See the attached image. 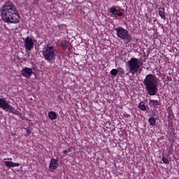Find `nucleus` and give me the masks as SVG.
Instances as JSON below:
<instances>
[{"label":"nucleus","mask_w":179,"mask_h":179,"mask_svg":"<svg viewBox=\"0 0 179 179\" xmlns=\"http://www.w3.org/2000/svg\"><path fill=\"white\" fill-rule=\"evenodd\" d=\"M1 17L2 20L8 24H17L20 21V15L16 10L15 5L8 1L0 8Z\"/></svg>","instance_id":"nucleus-1"},{"label":"nucleus","mask_w":179,"mask_h":179,"mask_svg":"<svg viewBox=\"0 0 179 179\" xmlns=\"http://www.w3.org/2000/svg\"><path fill=\"white\" fill-rule=\"evenodd\" d=\"M159 83V79L155 75L148 74L146 76L143 84L149 96H156L158 93Z\"/></svg>","instance_id":"nucleus-2"},{"label":"nucleus","mask_w":179,"mask_h":179,"mask_svg":"<svg viewBox=\"0 0 179 179\" xmlns=\"http://www.w3.org/2000/svg\"><path fill=\"white\" fill-rule=\"evenodd\" d=\"M117 32V36L122 40L125 44H129L132 41V37L129 34L128 31L122 27H118L115 29Z\"/></svg>","instance_id":"nucleus-3"},{"label":"nucleus","mask_w":179,"mask_h":179,"mask_svg":"<svg viewBox=\"0 0 179 179\" xmlns=\"http://www.w3.org/2000/svg\"><path fill=\"white\" fill-rule=\"evenodd\" d=\"M42 53L44 58L48 62H51L55 58V50L54 46L50 44H47L43 48Z\"/></svg>","instance_id":"nucleus-4"},{"label":"nucleus","mask_w":179,"mask_h":179,"mask_svg":"<svg viewBox=\"0 0 179 179\" xmlns=\"http://www.w3.org/2000/svg\"><path fill=\"white\" fill-rule=\"evenodd\" d=\"M140 59L132 57L129 62H128V67H129V73L134 75L136 73L138 72V71L140 69V66L143 64L142 62H139Z\"/></svg>","instance_id":"nucleus-5"},{"label":"nucleus","mask_w":179,"mask_h":179,"mask_svg":"<svg viewBox=\"0 0 179 179\" xmlns=\"http://www.w3.org/2000/svg\"><path fill=\"white\" fill-rule=\"evenodd\" d=\"M0 108L7 111V113H15L13 107L5 99H0Z\"/></svg>","instance_id":"nucleus-6"},{"label":"nucleus","mask_w":179,"mask_h":179,"mask_svg":"<svg viewBox=\"0 0 179 179\" xmlns=\"http://www.w3.org/2000/svg\"><path fill=\"white\" fill-rule=\"evenodd\" d=\"M118 8L119 9H117ZM112 6L111 8H109L110 13H112L111 15H114L115 18H117V17H124V10L122 8H120L119 6Z\"/></svg>","instance_id":"nucleus-7"},{"label":"nucleus","mask_w":179,"mask_h":179,"mask_svg":"<svg viewBox=\"0 0 179 179\" xmlns=\"http://www.w3.org/2000/svg\"><path fill=\"white\" fill-rule=\"evenodd\" d=\"M59 167L58 164V159L52 158L50 159V164H49V171L50 172L52 173L54 171H56L57 169Z\"/></svg>","instance_id":"nucleus-8"},{"label":"nucleus","mask_w":179,"mask_h":179,"mask_svg":"<svg viewBox=\"0 0 179 179\" xmlns=\"http://www.w3.org/2000/svg\"><path fill=\"white\" fill-rule=\"evenodd\" d=\"M24 48L27 50L30 51L34 48V42L31 37L27 36L24 40Z\"/></svg>","instance_id":"nucleus-9"},{"label":"nucleus","mask_w":179,"mask_h":179,"mask_svg":"<svg viewBox=\"0 0 179 179\" xmlns=\"http://www.w3.org/2000/svg\"><path fill=\"white\" fill-rule=\"evenodd\" d=\"M21 74L24 77L29 78L33 74V71L31 69H30L29 67H25V68L22 69V70L21 71Z\"/></svg>","instance_id":"nucleus-10"},{"label":"nucleus","mask_w":179,"mask_h":179,"mask_svg":"<svg viewBox=\"0 0 179 179\" xmlns=\"http://www.w3.org/2000/svg\"><path fill=\"white\" fill-rule=\"evenodd\" d=\"M4 164L8 169L19 167L20 166V164L19 163H15L10 161H5Z\"/></svg>","instance_id":"nucleus-11"},{"label":"nucleus","mask_w":179,"mask_h":179,"mask_svg":"<svg viewBox=\"0 0 179 179\" xmlns=\"http://www.w3.org/2000/svg\"><path fill=\"white\" fill-rule=\"evenodd\" d=\"M57 27L61 33H63V34L68 33V30L66 24H59Z\"/></svg>","instance_id":"nucleus-12"},{"label":"nucleus","mask_w":179,"mask_h":179,"mask_svg":"<svg viewBox=\"0 0 179 179\" xmlns=\"http://www.w3.org/2000/svg\"><path fill=\"white\" fill-rule=\"evenodd\" d=\"M158 13L163 20H166V13L164 8H159Z\"/></svg>","instance_id":"nucleus-13"},{"label":"nucleus","mask_w":179,"mask_h":179,"mask_svg":"<svg viewBox=\"0 0 179 179\" xmlns=\"http://www.w3.org/2000/svg\"><path fill=\"white\" fill-rule=\"evenodd\" d=\"M149 104L150 107H158L160 106V102L158 100H150Z\"/></svg>","instance_id":"nucleus-14"},{"label":"nucleus","mask_w":179,"mask_h":179,"mask_svg":"<svg viewBox=\"0 0 179 179\" xmlns=\"http://www.w3.org/2000/svg\"><path fill=\"white\" fill-rule=\"evenodd\" d=\"M23 129H25L27 131V133L24 134V137L27 138V136H29L31 132V127L29 126L27 127H24Z\"/></svg>","instance_id":"nucleus-15"},{"label":"nucleus","mask_w":179,"mask_h":179,"mask_svg":"<svg viewBox=\"0 0 179 179\" xmlns=\"http://www.w3.org/2000/svg\"><path fill=\"white\" fill-rule=\"evenodd\" d=\"M138 107H139L140 110H141L142 111H145V110H146V107H145V103L143 101H142L139 103Z\"/></svg>","instance_id":"nucleus-16"},{"label":"nucleus","mask_w":179,"mask_h":179,"mask_svg":"<svg viewBox=\"0 0 179 179\" xmlns=\"http://www.w3.org/2000/svg\"><path fill=\"white\" fill-rule=\"evenodd\" d=\"M48 117L50 120H56L57 114L55 113H49Z\"/></svg>","instance_id":"nucleus-17"},{"label":"nucleus","mask_w":179,"mask_h":179,"mask_svg":"<svg viewBox=\"0 0 179 179\" xmlns=\"http://www.w3.org/2000/svg\"><path fill=\"white\" fill-rule=\"evenodd\" d=\"M148 122L150 124V125H155L156 124V120L154 117H150L148 120Z\"/></svg>","instance_id":"nucleus-18"},{"label":"nucleus","mask_w":179,"mask_h":179,"mask_svg":"<svg viewBox=\"0 0 179 179\" xmlns=\"http://www.w3.org/2000/svg\"><path fill=\"white\" fill-rule=\"evenodd\" d=\"M117 70V73H119L120 76L124 75V69L122 68L118 67Z\"/></svg>","instance_id":"nucleus-19"},{"label":"nucleus","mask_w":179,"mask_h":179,"mask_svg":"<svg viewBox=\"0 0 179 179\" xmlns=\"http://www.w3.org/2000/svg\"><path fill=\"white\" fill-rule=\"evenodd\" d=\"M174 115L173 113H169L168 115V121L173 120Z\"/></svg>","instance_id":"nucleus-20"},{"label":"nucleus","mask_w":179,"mask_h":179,"mask_svg":"<svg viewBox=\"0 0 179 179\" xmlns=\"http://www.w3.org/2000/svg\"><path fill=\"white\" fill-rule=\"evenodd\" d=\"M117 73H118L117 69H113L110 71V74L114 76H116L117 75Z\"/></svg>","instance_id":"nucleus-21"},{"label":"nucleus","mask_w":179,"mask_h":179,"mask_svg":"<svg viewBox=\"0 0 179 179\" xmlns=\"http://www.w3.org/2000/svg\"><path fill=\"white\" fill-rule=\"evenodd\" d=\"M169 122V128L170 129H173V120H168Z\"/></svg>","instance_id":"nucleus-22"},{"label":"nucleus","mask_w":179,"mask_h":179,"mask_svg":"<svg viewBox=\"0 0 179 179\" xmlns=\"http://www.w3.org/2000/svg\"><path fill=\"white\" fill-rule=\"evenodd\" d=\"M162 162H164V164H169V159L163 157L162 159Z\"/></svg>","instance_id":"nucleus-23"},{"label":"nucleus","mask_w":179,"mask_h":179,"mask_svg":"<svg viewBox=\"0 0 179 179\" xmlns=\"http://www.w3.org/2000/svg\"><path fill=\"white\" fill-rule=\"evenodd\" d=\"M61 46L63 48H66L67 46H68V44L66 41H63L62 43H61Z\"/></svg>","instance_id":"nucleus-24"},{"label":"nucleus","mask_w":179,"mask_h":179,"mask_svg":"<svg viewBox=\"0 0 179 179\" xmlns=\"http://www.w3.org/2000/svg\"><path fill=\"white\" fill-rule=\"evenodd\" d=\"M67 153H68V151H67V150H64V151H63V154L66 155Z\"/></svg>","instance_id":"nucleus-25"},{"label":"nucleus","mask_w":179,"mask_h":179,"mask_svg":"<svg viewBox=\"0 0 179 179\" xmlns=\"http://www.w3.org/2000/svg\"><path fill=\"white\" fill-rule=\"evenodd\" d=\"M17 115H20V113H17Z\"/></svg>","instance_id":"nucleus-26"},{"label":"nucleus","mask_w":179,"mask_h":179,"mask_svg":"<svg viewBox=\"0 0 179 179\" xmlns=\"http://www.w3.org/2000/svg\"><path fill=\"white\" fill-rule=\"evenodd\" d=\"M50 113H54V111H50Z\"/></svg>","instance_id":"nucleus-27"},{"label":"nucleus","mask_w":179,"mask_h":179,"mask_svg":"<svg viewBox=\"0 0 179 179\" xmlns=\"http://www.w3.org/2000/svg\"><path fill=\"white\" fill-rule=\"evenodd\" d=\"M108 115H111V113H109Z\"/></svg>","instance_id":"nucleus-28"},{"label":"nucleus","mask_w":179,"mask_h":179,"mask_svg":"<svg viewBox=\"0 0 179 179\" xmlns=\"http://www.w3.org/2000/svg\"><path fill=\"white\" fill-rule=\"evenodd\" d=\"M168 80H170V78H169Z\"/></svg>","instance_id":"nucleus-29"}]
</instances>
